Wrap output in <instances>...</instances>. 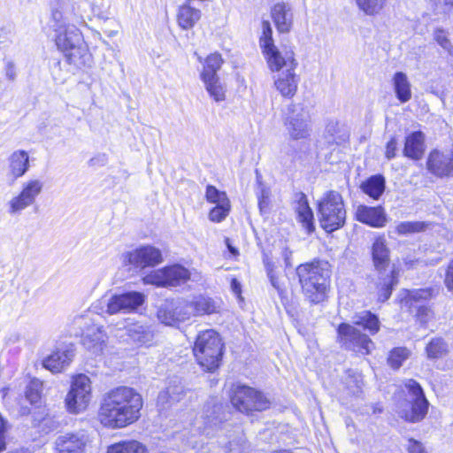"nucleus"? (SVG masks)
Segmentation results:
<instances>
[{
	"instance_id": "f257e3e1",
	"label": "nucleus",
	"mask_w": 453,
	"mask_h": 453,
	"mask_svg": "<svg viewBox=\"0 0 453 453\" xmlns=\"http://www.w3.org/2000/svg\"><path fill=\"white\" fill-rule=\"evenodd\" d=\"M143 400L140 393L127 386L105 392L100 400L97 419L110 429H119L135 423L141 418Z\"/></svg>"
},
{
	"instance_id": "f03ea898",
	"label": "nucleus",
	"mask_w": 453,
	"mask_h": 453,
	"mask_svg": "<svg viewBox=\"0 0 453 453\" xmlns=\"http://www.w3.org/2000/svg\"><path fill=\"white\" fill-rule=\"evenodd\" d=\"M328 267L327 262L317 260L296 268L302 290L311 303H319L325 296L330 276Z\"/></svg>"
},
{
	"instance_id": "7ed1b4c3",
	"label": "nucleus",
	"mask_w": 453,
	"mask_h": 453,
	"mask_svg": "<svg viewBox=\"0 0 453 453\" xmlns=\"http://www.w3.org/2000/svg\"><path fill=\"white\" fill-rule=\"evenodd\" d=\"M56 44L64 52L67 62L78 68L90 66L92 56L83 40L82 34L73 25L59 27L56 33Z\"/></svg>"
},
{
	"instance_id": "20e7f679",
	"label": "nucleus",
	"mask_w": 453,
	"mask_h": 453,
	"mask_svg": "<svg viewBox=\"0 0 453 453\" xmlns=\"http://www.w3.org/2000/svg\"><path fill=\"white\" fill-rule=\"evenodd\" d=\"M259 46L266 60L270 71L280 73L285 70H296L297 61L292 50H279L273 43V30L268 21L262 23V35L259 38Z\"/></svg>"
},
{
	"instance_id": "39448f33",
	"label": "nucleus",
	"mask_w": 453,
	"mask_h": 453,
	"mask_svg": "<svg viewBox=\"0 0 453 453\" xmlns=\"http://www.w3.org/2000/svg\"><path fill=\"white\" fill-rule=\"evenodd\" d=\"M320 226L327 233L342 228L346 220V208L342 196L334 190L326 192L318 202Z\"/></svg>"
},
{
	"instance_id": "423d86ee",
	"label": "nucleus",
	"mask_w": 453,
	"mask_h": 453,
	"mask_svg": "<svg viewBox=\"0 0 453 453\" xmlns=\"http://www.w3.org/2000/svg\"><path fill=\"white\" fill-rule=\"evenodd\" d=\"M193 350L198 364L204 370L212 372L221 361L223 343L219 334L209 329L199 333Z\"/></svg>"
},
{
	"instance_id": "0eeeda50",
	"label": "nucleus",
	"mask_w": 453,
	"mask_h": 453,
	"mask_svg": "<svg viewBox=\"0 0 453 453\" xmlns=\"http://www.w3.org/2000/svg\"><path fill=\"white\" fill-rule=\"evenodd\" d=\"M232 405L240 412L262 411L270 407V400L260 391L245 385L233 386L230 393Z\"/></svg>"
},
{
	"instance_id": "6e6552de",
	"label": "nucleus",
	"mask_w": 453,
	"mask_h": 453,
	"mask_svg": "<svg viewBox=\"0 0 453 453\" xmlns=\"http://www.w3.org/2000/svg\"><path fill=\"white\" fill-rule=\"evenodd\" d=\"M91 390V381L87 375L79 374L75 376L65 398L67 411L72 414L84 412L92 398Z\"/></svg>"
},
{
	"instance_id": "1a4fd4ad",
	"label": "nucleus",
	"mask_w": 453,
	"mask_h": 453,
	"mask_svg": "<svg viewBox=\"0 0 453 453\" xmlns=\"http://www.w3.org/2000/svg\"><path fill=\"white\" fill-rule=\"evenodd\" d=\"M408 390L410 409L403 408L398 411V415L404 420L411 423L421 421L428 411V401L426 400L421 386L414 380H408L405 382Z\"/></svg>"
},
{
	"instance_id": "9d476101",
	"label": "nucleus",
	"mask_w": 453,
	"mask_h": 453,
	"mask_svg": "<svg viewBox=\"0 0 453 453\" xmlns=\"http://www.w3.org/2000/svg\"><path fill=\"white\" fill-rule=\"evenodd\" d=\"M284 126L290 139H306L311 132L309 111L302 104H290L284 119Z\"/></svg>"
},
{
	"instance_id": "9b49d317",
	"label": "nucleus",
	"mask_w": 453,
	"mask_h": 453,
	"mask_svg": "<svg viewBox=\"0 0 453 453\" xmlns=\"http://www.w3.org/2000/svg\"><path fill=\"white\" fill-rule=\"evenodd\" d=\"M337 334L339 343L346 349L361 355H369L374 349V343L370 337L350 324H340Z\"/></svg>"
},
{
	"instance_id": "f8f14e48",
	"label": "nucleus",
	"mask_w": 453,
	"mask_h": 453,
	"mask_svg": "<svg viewBox=\"0 0 453 453\" xmlns=\"http://www.w3.org/2000/svg\"><path fill=\"white\" fill-rule=\"evenodd\" d=\"M403 294L401 299L402 308H406L411 313H414L421 324H426L434 319L433 310L421 304L423 301L432 298L433 291L430 288L404 290Z\"/></svg>"
},
{
	"instance_id": "ddd939ff",
	"label": "nucleus",
	"mask_w": 453,
	"mask_h": 453,
	"mask_svg": "<svg viewBox=\"0 0 453 453\" xmlns=\"http://www.w3.org/2000/svg\"><path fill=\"white\" fill-rule=\"evenodd\" d=\"M43 183L38 179L29 180L22 184L20 192L8 202L9 213L19 214L22 211L31 206L42 193Z\"/></svg>"
},
{
	"instance_id": "4468645a",
	"label": "nucleus",
	"mask_w": 453,
	"mask_h": 453,
	"mask_svg": "<svg viewBox=\"0 0 453 453\" xmlns=\"http://www.w3.org/2000/svg\"><path fill=\"white\" fill-rule=\"evenodd\" d=\"M186 300L166 301L157 311V319L165 326H175L188 319Z\"/></svg>"
},
{
	"instance_id": "2eb2a0df",
	"label": "nucleus",
	"mask_w": 453,
	"mask_h": 453,
	"mask_svg": "<svg viewBox=\"0 0 453 453\" xmlns=\"http://www.w3.org/2000/svg\"><path fill=\"white\" fill-rule=\"evenodd\" d=\"M125 261L140 268L155 266L162 262L160 250L153 246H142L125 254Z\"/></svg>"
},
{
	"instance_id": "dca6fc26",
	"label": "nucleus",
	"mask_w": 453,
	"mask_h": 453,
	"mask_svg": "<svg viewBox=\"0 0 453 453\" xmlns=\"http://www.w3.org/2000/svg\"><path fill=\"white\" fill-rule=\"evenodd\" d=\"M87 442L82 432L61 434L54 441L55 453H85Z\"/></svg>"
},
{
	"instance_id": "f3484780",
	"label": "nucleus",
	"mask_w": 453,
	"mask_h": 453,
	"mask_svg": "<svg viewBox=\"0 0 453 453\" xmlns=\"http://www.w3.org/2000/svg\"><path fill=\"white\" fill-rule=\"evenodd\" d=\"M427 169L440 178L453 176V152L432 151L427 159Z\"/></svg>"
},
{
	"instance_id": "a211bd4d",
	"label": "nucleus",
	"mask_w": 453,
	"mask_h": 453,
	"mask_svg": "<svg viewBox=\"0 0 453 453\" xmlns=\"http://www.w3.org/2000/svg\"><path fill=\"white\" fill-rule=\"evenodd\" d=\"M296 70H285L273 76L276 90L284 97H293L298 88L299 78Z\"/></svg>"
},
{
	"instance_id": "6ab92c4d",
	"label": "nucleus",
	"mask_w": 453,
	"mask_h": 453,
	"mask_svg": "<svg viewBox=\"0 0 453 453\" xmlns=\"http://www.w3.org/2000/svg\"><path fill=\"white\" fill-rule=\"evenodd\" d=\"M356 219L372 227H383L387 222V216L381 206L359 205L357 208Z\"/></svg>"
},
{
	"instance_id": "aec40b11",
	"label": "nucleus",
	"mask_w": 453,
	"mask_h": 453,
	"mask_svg": "<svg viewBox=\"0 0 453 453\" xmlns=\"http://www.w3.org/2000/svg\"><path fill=\"white\" fill-rule=\"evenodd\" d=\"M74 357L73 346L58 349L43 360V367L52 372H60L67 367Z\"/></svg>"
},
{
	"instance_id": "412c9836",
	"label": "nucleus",
	"mask_w": 453,
	"mask_h": 453,
	"mask_svg": "<svg viewBox=\"0 0 453 453\" xmlns=\"http://www.w3.org/2000/svg\"><path fill=\"white\" fill-rule=\"evenodd\" d=\"M294 209L298 222L306 229L307 233H312L315 229L313 212L309 205L308 199L303 193L296 195Z\"/></svg>"
},
{
	"instance_id": "4be33fe9",
	"label": "nucleus",
	"mask_w": 453,
	"mask_h": 453,
	"mask_svg": "<svg viewBox=\"0 0 453 453\" xmlns=\"http://www.w3.org/2000/svg\"><path fill=\"white\" fill-rule=\"evenodd\" d=\"M107 335L103 326L93 325L82 335V344L94 353H99L105 346Z\"/></svg>"
},
{
	"instance_id": "5701e85b",
	"label": "nucleus",
	"mask_w": 453,
	"mask_h": 453,
	"mask_svg": "<svg viewBox=\"0 0 453 453\" xmlns=\"http://www.w3.org/2000/svg\"><path fill=\"white\" fill-rule=\"evenodd\" d=\"M389 253L385 236H376L372 245V257L376 270H386L390 262Z\"/></svg>"
},
{
	"instance_id": "b1692460",
	"label": "nucleus",
	"mask_w": 453,
	"mask_h": 453,
	"mask_svg": "<svg viewBox=\"0 0 453 453\" xmlns=\"http://www.w3.org/2000/svg\"><path fill=\"white\" fill-rule=\"evenodd\" d=\"M186 308L189 319L192 316L215 313L218 311L219 306L211 298L198 296H195L191 301H186Z\"/></svg>"
},
{
	"instance_id": "393cba45",
	"label": "nucleus",
	"mask_w": 453,
	"mask_h": 453,
	"mask_svg": "<svg viewBox=\"0 0 453 453\" xmlns=\"http://www.w3.org/2000/svg\"><path fill=\"white\" fill-rule=\"evenodd\" d=\"M425 152V135L420 131H415L405 138L403 155L413 160L420 159Z\"/></svg>"
},
{
	"instance_id": "a878e982",
	"label": "nucleus",
	"mask_w": 453,
	"mask_h": 453,
	"mask_svg": "<svg viewBox=\"0 0 453 453\" xmlns=\"http://www.w3.org/2000/svg\"><path fill=\"white\" fill-rule=\"evenodd\" d=\"M200 19L201 11L194 7L190 0H186L178 9L177 22L180 27L184 30L194 27Z\"/></svg>"
},
{
	"instance_id": "bb28decb",
	"label": "nucleus",
	"mask_w": 453,
	"mask_h": 453,
	"mask_svg": "<svg viewBox=\"0 0 453 453\" xmlns=\"http://www.w3.org/2000/svg\"><path fill=\"white\" fill-rule=\"evenodd\" d=\"M272 17L280 32H288L293 22L292 8L285 3H278L272 9Z\"/></svg>"
},
{
	"instance_id": "cd10ccee",
	"label": "nucleus",
	"mask_w": 453,
	"mask_h": 453,
	"mask_svg": "<svg viewBox=\"0 0 453 453\" xmlns=\"http://www.w3.org/2000/svg\"><path fill=\"white\" fill-rule=\"evenodd\" d=\"M8 161L10 173L14 179L22 177L30 166L28 153L22 150L12 152Z\"/></svg>"
},
{
	"instance_id": "c85d7f7f",
	"label": "nucleus",
	"mask_w": 453,
	"mask_h": 453,
	"mask_svg": "<svg viewBox=\"0 0 453 453\" xmlns=\"http://www.w3.org/2000/svg\"><path fill=\"white\" fill-rule=\"evenodd\" d=\"M393 89L396 98L402 103H407L411 99V84L403 72H396L392 77Z\"/></svg>"
},
{
	"instance_id": "c756f323",
	"label": "nucleus",
	"mask_w": 453,
	"mask_h": 453,
	"mask_svg": "<svg viewBox=\"0 0 453 453\" xmlns=\"http://www.w3.org/2000/svg\"><path fill=\"white\" fill-rule=\"evenodd\" d=\"M127 332L129 338L140 346L150 344L154 338L152 330L139 323L129 325L127 327Z\"/></svg>"
},
{
	"instance_id": "7c9ffc66",
	"label": "nucleus",
	"mask_w": 453,
	"mask_h": 453,
	"mask_svg": "<svg viewBox=\"0 0 453 453\" xmlns=\"http://www.w3.org/2000/svg\"><path fill=\"white\" fill-rule=\"evenodd\" d=\"M325 135L329 142L341 144L347 141L349 133L346 126L337 119H329L326 125Z\"/></svg>"
},
{
	"instance_id": "2f4dec72",
	"label": "nucleus",
	"mask_w": 453,
	"mask_h": 453,
	"mask_svg": "<svg viewBox=\"0 0 453 453\" xmlns=\"http://www.w3.org/2000/svg\"><path fill=\"white\" fill-rule=\"evenodd\" d=\"M354 325L362 326L371 334H375L380 330V320L376 315L369 311L357 312L352 317Z\"/></svg>"
},
{
	"instance_id": "473e14b6",
	"label": "nucleus",
	"mask_w": 453,
	"mask_h": 453,
	"mask_svg": "<svg viewBox=\"0 0 453 453\" xmlns=\"http://www.w3.org/2000/svg\"><path fill=\"white\" fill-rule=\"evenodd\" d=\"M363 192L372 199H379L385 190V179L381 175H374L362 183Z\"/></svg>"
},
{
	"instance_id": "72a5a7b5",
	"label": "nucleus",
	"mask_w": 453,
	"mask_h": 453,
	"mask_svg": "<svg viewBox=\"0 0 453 453\" xmlns=\"http://www.w3.org/2000/svg\"><path fill=\"white\" fill-rule=\"evenodd\" d=\"M165 271L167 286L183 284L190 278L188 270L180 265L165 267Z\"/></svg>"
},
{
	"instance_id": "f704fd0d",
	"label": "nucleus",
	"mask_w": 453,
	"mask_h": 453,
	"mask_svg": "<svg viewBox=\"0 0 453 453\" xmlns=\"http://www.w3.org/2000/svg\"><path fill=\"white\" fill-rule=\"evenodd\" d=\"M106 453H149L147 448L135 440L124 441L108 447Z\"/></svg>"
},
{
	"instance_id": "c9c22d12",
	"label": "nucleus",
	"mask_w": 453,
	"mask_h": 453,
	"mask_svg": "<svg viewBox=\"0 0 453 453\" xmlns=\"http://www.w3.org/2000/svg\"><path fill=\"white\" fill-rule=\"evenodd\" d=\"M222 63L223 59L219 54L213 53L208 56L204 61L201 79L217 77V72L220 69Z\"/></svg>"
},
{
	"instance_id": "e433bc0d",
	"label": "nucleus",
	"mask_w": 453,
	"mask_h": 453,
	"mask_svg": "<svg viewBox=\"0 0 453 453\" xmlns=\"http://www.w3.org/2000/svg\"><path fill=\"white\" fill-rule=\"evenodd\" d=\"M210 96L216 101L225 100V89L219 82V77L202 79Z\"/></svg>"
},
{
	"instance_id": "4c0bfd02",
	"label": "nucleus",
	"mask_w": 453,
	"mask_h": 453,
	"mask_svg": "<svg viewBox=\"0 0 453 453\" xmlns=\"http://www.w3.org/2000/svg\"><path fill=\"white\" fill-rule=\"evenodd\" d=\"M426 351L428 358L437 359L447 354L448 346L441 338H434L427 344Z\"/></svg>"
},
{
	"instance_id": "58836bf2",
	"label": "nucleus",
	"mask_w": 453,
	"mask_h": 453,
	"mask_svg": "<svg viewBox=\"0 0 453 453\" xmlns=\"http://www.w3.org/2000/svg\"><path fill=\"white\" fill-rule=\"evenodd\" d=\"M120 296L127 312L134 311L141 306L145 300V296L141 292L131 291L121 294Z\"/></svg>"
},
{
	"instance_id": "ea45409f",
	"label": "nucleus",
	"mask_w": 453,
	"mask_h": 453,
	"mask_svg": "<svg viewBox=\"0 0 453 453\" xmlns=\"http://www.w3.org/2000/svg\"><path fill=\"white\" fill-rule=\"evenodd\" d=\"M410 354L406 348H395L390 351L388 363L393 369H398L409 358Z\"/></svg>"
},
{
	"instance_id": "a19ab883",
	"label": "nucleus",
	"mask_w": 453,
	"mask_h": 453,
	"mask_svg": "<svg viewBox=\"0 0 453 453\" xmlns=\"http://www.w3.org/2000/svg\"><path fill=\"white\" fill-rule=\"evenodd\" d=\"M358 8L366 15H376L384 7L386 0H356Z\"/></svg>"
},
{
	"instance_id": "79ce46f5",
	"label": "nucleus",
	"mask_w": 453,
	"mask_h": 453,
	"mask_svg": "<svg viewBox=\"0 0 453 453\" xmlns=\"http://www.w3.org/2000/svg\"><path fill=\"white\" fill-rule=\"evenodd\" d=\"M427 224L421 221H404L396 226L395 231L399 234H409L423 232Z\"/></svg>"
},
{
	"instance_id": "37998d69",
	"label": "nucleus",
	"mask_w": 453,
	"mask_h": 453,
	"mask_svg": "<svg viewBox=\"0 0 453 453\" xmlns=\"http://www.w3.org/2000/svg\"><path fill=\"white\" fill-rule=\"evenodd\" d=\"M205 198L209 203L217 204H226L230 202L226 194L219 191L212 185H208L205 192Z\"/></svg>"
},
{
	"instance_id": "c03bdc74",
	"label": "nucleus",
	"mask_w": 453,
	"mask_h": 453,
	"mask_svg": "<svg viewBox=\"0 0 453 453\" xmlns=\"http://www.w3.org/2000/svg\"><path fill=\"white\" fill-rule=\"evenodd\" d=\"M42 383L34 379L30 381L26 390V397L31 403H37L41 399Z\"/></svg>"
},
{
	"instance_id": "a18cd8bd",
	"label": "nucleus",
	"mask_w": 453,
	"mask_h": 453,
	"mask_svg": "<svg viewBox=\"0 0 453 453\" xmlns=\"http://www.w3.org/2000/svg\"><path fill=\"white\" fill-rule=\"evenodd\" d=\"M347 388L353 393L359 392L363 386V378L360 373L356 371L349 370L345 379Z\"/></svg>"
},
{
	"instance_id": "49530a36",
	"label": "nucleus",
	"mask_w": 453,
	"mask_h": 453,
	"mask_svg": "<svg viewBox=\"0 0 453 453\" xmlns=\"http://www.w3.org/2000/svg\"><path fill=\"white\" fill-rule=\"evenodd\" d=\"M396 277V273L395 271H392V274L390 278H387L383 280L382 286L378 293V299L380 302L387 301L391 294H392V288L395 282V278Z\"/></svg>"
},
{
	"instance_id": "de8ad7c7",
	"label": "nucleus",
	"mask_w": 453,
	"mask_h": 453,
	"mask_svg": "<svg viewBox=\"0 0 453 453\" xmlns=\"http://www.w3.org/2000/svg\"><path fill=\"white\" fill-rule=\"evenodd\" d=\"M145 284H152L158 287H167L165 268L157 270L143 278Z\"/></svg>"
},
{
	"instance_id": "09e8293b",
	"label": "nucleus",
	"mask_w": 453,
	"mask_h": 453,
	"mask_svg": "<svg viewBox=\"0 0 453 453\" xmlns=\"http://www.w3.org/2000/svg\"><path fill=\"white\" fill-rule=\"evenodd\" d=\"M230 211V202L226 204H217L209 212V219L213 222H220L226 219Z\"/></svg>"
},
{
	"instance_id": "8fccbe9b",
	"label": "nucleus",
	"mask_w": 453,
	"mask_h": 453,
	"mask_svg": "<svg viewBox=\"0 0 453 453\" xmlns=\"http://www.w3.org/2000/svg\"><path fill=\"white\" fill-rule=\"evenodd\" d=\"M106 312L110 315L127 312L120 295L111 296L106 304Z\"/></svg>"
},
{
	"instance_id": "3c124183",
	"label": "nucleus",
	"mask_w": 453,
	"mask_h": 453,
	"mask_svg": "<svg viewBox=\"0 0 453 453\" xmlns=\"http://www.w3.org/2000/svg\"><path fill=\"white\" fill-rule=\"evenodd\" d=\"M428 4L437 14H445L453 9V0H428Z\"/></svg>"
},
{
	"instance_id": "603ef678",
	"label": "nucleus",
	"mask_w": 453,
	"mask_h": 453,
	"mask_svg": "<svg viewBox=\"0 0 453 453\" xmlns=\"http://www.w3.org/2000/svg\"><path fill=\"white\" fill-rule=\"evenodd\" d=\"M51 27L56 33H58V29L59 27H66L67 26H71L70 24H66L64 20L62 12L58 8L52 9L51 11Z\"/></svg>"
},
{
	"instance_id": "864d4df0",
	"label": "nucleus",
	"mask_w": 453,
	"mask_h": 453,
	"mask_svg": "<svg viewBox=\"0 0 453 453\" xmlns=\"http://www.w3.org/2000/svg\"><path fill=\"white\" fill-rule=\"evenodd\" d=\"M434 40L448 52L451 53L452 45L449 41L446 33L442 29H436L434 32Z\"/></svg>"
},
{
	"instance_id": "5fc2aeb1",
	"label": "nucleus",
	"mask_w": 453,
	"mask_h": 453,
	"mask_svg": "<svg viewBox=\"0 0 453 453\" xmlns=\"http://www.w3.org/2000/svg\"><path fill=\"white\" fill-rule=\"evenodd\" d=\"M397 142L395 137H392L386 145L385 156L390 160L396 156Z\"/></svg>"
},
{
	"instance_id": "6e6d98bb",
	"label": "nucleus",
	"mask_w": 453,
	"mask_h": 453,
	"mask_svg": "<svg viewBox=\"0 0 453 453\" xmlns=\"http://www.w3.org/2000/svg\"><path fill=\"white\" fill-rule=\"evenodd\" d=\"M444 283L448 290L453 293V259L448 265Z\"/></svg>"
},
{
	"instance_id": "4d7b16f0",
	"label": "nucleus",
	"mask_w": 453,
	"mask_h": 453,
	"mask_svg": "<svg viewBox=\"0 0 453 453\" xmlns=\"http://www.w3.org/2000/svg\"><path fill=\"white\" fill-rule=\"evenodd\" d=\"M269 204V191L263 188L258 196V206L261 211L268 207Z\"/></svg>"
},
{
	"instance_id": "13d9d810",
	"label": "nucleus",
	"mask_w": 453,
	"mask_h": 453,
	"mask_svg": "<svg viewBox=\"0 0 453 453\" xmlns=\"http://www.w3.org/2000/svg\"><path fill=\"white\" fill-rule=\"evenodd\" d=\"M409 453H427L422 444L413 439L409 440Z\"/></svg>"
},
{
	"instance_id": "bf43d9fd",
	"label": "nucleus",
	"mask_w": 453,
	"mask_h": 453,
	"mask_svg": "<svg viewBox=\"0 0 453 453\" xmlns=\"http://www.w3.org/2000/svg\"><path fill=\"white\" fill-rule=\"evenodd\" d=\"M173 401H178V398L172 395L170 388H168L166 391L160 392L157 397V403L161 404Z\"/></svg>"
},
{
	"instance_id": "052dcab7",
	"label": "nucleus",
	"mask_w": 453,
	"mask_h": 453,
	"mask_svg": "<svg viewBox=\"0 0 453 453\" xmlns=\"http://www.w3.org/2000/svg\"><path fill=\"white\" fill-rule=\"evenodd\" d=\"M10 428L11 425L0 413V434L3 436H6Z\"/></svg>"
},
{
	"instance_id": "680f3d73",
	"label": "nucleus",
	"mask_w": 453,
	"mask_h": 453,
	"mask_svg": "<svg viewBox=\"0 0 453 453\" xmlns=\"http://www.w3.org/2000/svg\"><path fill=\"white\" fill-rule=\"evenodd\" d=\"M268 277H269V279H270V281H271L272 286H273V288H274L278 292H280H280L282 291V288H281V286H280V282H279V280H278V278H277V276H276L275 273H272V272H271V273H269V276H268Z\"/></svg>"
},
{
	"instance_id": "e2e57ef3",
	"label": "nucleus",
	"mask_w": 453,
	"mask_h": 453,
	"mask_svg": "<svg viewBox=\"0 0 453 453\" xmlns=\"http://www.w3.org/2000/svg\"><path fill=\"white\" fill-rule=\"evenodd\" d=\"M244 450L242 446H237L233 442L229 443V453H244Z\"/></svg>"
},
{
	"instance_id": "0e129e2a",
	"label": "nucleus",
	"mask_w": 453,
	"mask_h": 453,
	"mask_svg": "<svg viewBox=\"0 0 453 453\" xmlns=\"http://www.w3.org/2000/svg\"><path fill=\"white\" fill-rule=\"evenodd\" d=\"M291 255H292V252H291L289 250H288V249H285V250H283V252H282V256H283L284 260H285V262H286V265H287L288 266L291 265H290V262H289V259H290Z\"/></svg>"
},
{
	"instance_id": "69168bd1",
	"label": "nucleus",
	"mask_w": 453,
	"mask_h": 453,
	"mask_svg": "<svg viewBox=\"0 0 453 453\" xmlns=\"http://www.w3.org/2000/svg\"><path fill=\"white\" fill-rule=\"evenodd\" d=\"M265 269L267 275L269 276V273H274V264L269 261L265 262Z\"/></svg>"
},
{
	"instance_id": "338daca9",
	"label": "nucleus",
	"mask_w": 453,
	"mask_h": 453,
	"mask_svg": "<svg viewBox=\"0 0 453 453\" xmlns=\"http://www.w3.org/2000/svg\"><path fill=\"white\" fill-rule=\"evenodd\" d=\"M6 75L9 77L10 80H13L15 77V73L13 70V66L12 65H9L8 69L6 71Z\"/></svg>"
},
{
	"instance_id": "774afa93",
	"label": "nucleus",
	"mask_w": 453,
	"mask_h": 453,
	"mask_svg": "<svg viewBox=\"0 0 453 453\" xmlns=\"http://www.w3.org/2000/svg\"><path fill=\"white\" fill-rule=\"evenodd\" d=\"M8 453H30V451L27 449L22 448V449H17L15 450H12Z\"/></svg>"
}]
</instances>
